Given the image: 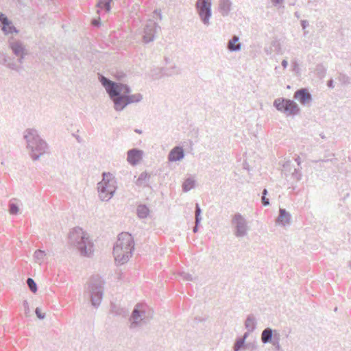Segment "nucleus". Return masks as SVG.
Masks as SVG:
<instances>
[{"mask_svg":"<svg viewBox=\"0 0 351 351\" xmlns=\"http://www.w3.org/2000/svg\"><path fill=\"white\" fill-rule=\"evenodd\" d=\"M99 80L113 102L116 111H122L128 105L140 102L143 99L141 93L130 94L132 90L125 84L112 81L102 75H99Z\"/></svg>","mask_w":351,"mask_h":351,"instance_id":"obj_1","label":"nucleus"},{"mask_svg":"<svg viewBox=\"0 0 351 351\" xmlns=\"http://www.w3.org/2000/svg\"><path fill=\"white\" fill-rule=\"evenodd\" d=\"M134 249V241L132 234L128 232L120 233L113 248L115 261L119 265L127 263Z\"/></svg>","mask_w":351,"mask_h":351,"instance_id":"obj_2","label":"nucleus"},{"mask_svg":"<svg viewBox=\"0 0 351 351\" xmlns=\"http://www.w3.org/2000/svg\"><path fill=\"white\" fill-rule=\"evenodd\" d=\"M68 243L76 248L82 256H90L92 254L93 244L88 236L81 228H73L69 234Z\"/></svg>","mask_w":351,"mask_h":351,"instance_id":"obj_3","label":"nucleus"},{"mask_svg":"<svg viewBox=\"0 0 351 351\" xmlns=\"http://www.w3.org/2000/svg\"><path fill=\"white\" fill-rule=\"evenodd\" d=\"M24 138L27 147L30 150V155L34 160H38L47 151V144L38 134L35 129H27L25 132Z\"/></svg>","mask_w":351,"mask_h":351,"instance_id":"obj_4","label":"nucleus"},{"mask_svg":"<svg viewBox=\"0 0 351 351\" xmlns=\"http://www.w3.org/2000/svg\"><path fill=\"white\" fill-rule=\"evenodd\" d=\"M104 281L99 276H93L88 283L86 291L94 307L99 306L104 295Z\"/></svg>","mask_w":351,"mask_h":351,"instance_id":"obj_5","label":"nucleus"},{"mask_svg":"<svg viewBox=\"0 0 351 351\" xmlns=\"http://www.w3.org/2000/svg\"><path fill=\"white\" fill-rule=\"evenodd\" d=\"M152 318V315L146 311V306L141 303L135 305L130 317V328L134 329L146 324L147 320Z\"/></svg>","mask_w":351,"mask_h":351,"instance_id":"obj_6","label":"nucleus"},{"mask_svg":"<svg viewBox=\"0 0 351 351\" xmlns=\"http://www.w3.org/2000/svg\"><path fill=\"white\" fill-rule=\"evenodd\" d=\"M195 6L202 23L208 26L212 16V0H197Z\"/></svg>","mask_w":351,"mask_h":351,"instance_id":"obj_7","label":"nucleus"},{"mask_svg":"<svg viewBox=\"0 0 351 351\" xmlns=\"http://www.w3.org/2000/svg\"><path fill=\"white\" fill-rule=\"evenodd\" d=\"M274 106L278 110L289 114H297L300 112V108L295 101L285 98L275 99Z\"/></svg>","mask_w":351,"mask_h":351,"instance_id":"obj_8","label":"nucleus"},{"mask_svg":"<svg viewBox=\"0 0 351 351\" xmlns=\"http://www.w3.org/2000/svg\"><path fill=\"white\" fill-rule=\"evenodd\" d=\"M114 180H103L97 184L99 197L101 201L110 200L115 193L116 186Z\"/></svg>","mask_w":351,"mask_h":351,"instance_id":"obj_9","label":"nucleus"},{"mask_svg":"<svg viewBox=\"0 0 351 351\" xmlns=\"http://www.w3.org/2000/svg\"><path fill=\"white\" fill-rule=\"evenodd\" d=\"M232 223L234 226V235L237 237H243L247 234L248 230L247 221L240 213H236L233 216Z\"/></svg>","mask_w":351,"mask_h":351,"instance_id":"obj_10","label":"nucleus"},{"mask_svg":"<svg viewBox=\"0 0 351 351\" xmlns=\"http://www.w3.org/2000/svg\"><path fill=\"white\" fill-rule=\"evenodd\" d=\"M9 47L12 53L18 57L17 61L21 64L23 62L24 57L27 54V51L23 44L19 41H10Z\"/></svg>","mask_w":351,"mask_h":351,"instance_id":"obj_11","label":"nucleus"},{"mask_svg":"<svg viewBox=\"0 0 351 351\" xmlns=\"http://www.w3.org/2000/svg\"><path fill=\"white\" fill-rule=\"evenodd\" d=\"M160 28V26L154 21L149 20L147 21L144 29L143 42L149 43L153 41L157 29Z\"/></svg>","mask_w":351,"mask_h":351,"instance_id":"obj_12","label":"nucleus"},{"mask_svg":"<svg viewBox=\"0 0 351 351\" xmlns=\"http://www.w3.org/2000/svg\"><path fill=\"white\" fill-rule=\"evenodd\" d=\"M143 152L137 148L129 149L127 152V161L133 166L136 165L143 158Z\"/></svg>","mask_w":351,"mask_h":351,"instance_id":"obj_13","label":"nucleus"},{"mask_svg":"<svg viewBox=\"0 0 351 351\" xmlns=\"http://www.w3.org/2000/svg\"><path fill=\"white\" fill-rule=\"evenodd\" d=\"M0 23L2 25V31L5 34L18 33V29L12 25V23L3 13H0Z\"/></svg>","mask_w":351,"mask_h":351,"instance_id":"obj_14","label":"nucleus"},{"mask_svg":"<svg viewBox=\"0 0 351 351\" xmlns=\"http://www.w3.org/2000/svg\"><path fill=\"white\" fill-rule=\"evenodd\" d=\"M294 98L302 105H306L312 100V95L306 88H302L294 93Z\"/></svg>","mask_w":351,"mask_h":351,"instance_id":"obj_15","label":"nucleus"},{"mask_svg":"<svg viewBox=\"0 0 351 351\" xmlns=\"http://www.w3.org/2000/svg\"><path fill=\"white\" fill-rule=\"evenodd\" d=\"M184 157V152L182 147H176L172 149L168 156L169 161L176 162L182 160Z\"/></svg>","mask_w":351,"mask_h":351,"instance_id":"obj_16","label":"nucleus"},{"mask_svg":"<svg viewBox=\"0 0 351 351\" xmlns=\"http://www.w3.org/2000/svg\"><path fill=\"white\" fill-rule=\"evenodd\" d=\"M291 219V216L289 212H287L285 208H280L279 210V215L276 219V222L280 225L285 226L290 223Z\"/></svg>","mask_w":351,"mask_h":351,"instance_id":"obj_17","label":"nucleus"},{"mask_svg":"<svg viewBox=\"0 0 351 351\" xmlns=\"http://www.w3.org/2000/svg\"><path fill=\"white\" fill-rule=\"evenodd\" d=\"M227 49L230 52L239 51L241 49V43H239V37L234 35L227 44Z\"/></svg>","mask_w":351,"mask_h":351,"instance_id":"obj_18","label":"nucleus"},{"mask_svg":"<svg viewBox=\"0 0 351 351\" xmlns=\"http://www.w3.org/2000/svg\"><path fill=\"white\" fill-rule=\"evenodd\" d=\"M232 7V2L230 0H219V11L223 16H227Z\"/></svg>","mask_w":351,"mask_h":351,"instance_id":"obj_19","label":"nucleus"},{"mask_svg":"<svg viewBox=\"0 0 351 351\" xmlns=\"http://www.w3.org/2000/svg\"><path fill=\"white\" fill-rule=\"evenodd\" d=\"M265 52L267 55H271L272 53H276L277 54L282 53L280 42L276 39L273 40L271 42L270 46L265 48Z\"/></svg>","mask_w":351,"mask_h":351,"instance_id":"obj_20","label":"nucleus"},{"mask_svg":"<svg viewBox=\"0 0 351 351\" xmlns=\"http://www.w3.org/2000/svg\"><path fill=\"white\" fill-rule=\"evenodd\" d=\"M275 332H277L276 330H274L271 328H266L262 332L261 341L265 344L271 343L274 339Z\"/></svg>","mask_w":351,"mask_h":351,"instance_id":"obj_21","label":"nucleus"},{"mask_svg":"<svg viewBox=\"0 0 351 351\" xmlns=\"http://www.w3.org/2000/svg\"><path fill=\"white\" fill-rule=\"evenodd\" d=\"M245 327L248 332H253L255 330L256 327V320L253 314L247 315L245 322Z\"/></svg>","mask_w":351,"mask_h":351,"instance_id":"obj_22","label":"nucleus"},{"mask_svg":"<svg viewBox=\"0 0 351 351\" xmlns=\"http://www.w3.org/2000/svg\"><path fill=\"white\" fill-rule=\"evenodd\" d=\"M4 66H7L8 68L16 71L17 72H21L23 69V66L21 65H17L14 61V58H12L10 56L6 57V63L3 64Z\"/></svg>","mask_w":351,"mask_h":351,"instance_id":"obj_23","label":"nucleus"},{"mask_svg":"<svg viewBox=\"0 0 351 351\" xmlns=\"http://www.w3.org/2000/svg\"><path fill=\"white\" fill-rule=\"evenodd\" d=\"M136 213L139 218L145 219L148 216L149 209L145 204H140L137 206Z\"/></svg>","mask_w":351,"mask_h":351,"instance_id":"obj_24","label":"nucleus"},{"mask_svg":"<svg viewBox=\"0 0 351 351\" xmlns=\"http://www.w3.org/2000/svg\"><path fill=\"white\" fill-rule=\"evenodd\" d=\"M195 186V180L192 178H186L182 184V191L188 192Z\"/></svg>","mask_w":351,"mask_h":351,"instance_id":"obj_25","label":"nucleus"},{"mask_svg":"<svg viewBox=\"0 0 351 351\" xmlns=\"http://www.w3.org/2000/svg\"><path fill=\"white\" fill-rule=\"evenodd\" d=\"M111 311L115 315H121L122 317L128 316L129 311L126 308H117L115 305L112 306Z\"/></svg>","mask_w":351,"mask_h":351,"instance_id":"obj_26","label":"nucleus"},{"mask_svg":"<svg viewBox=\"0 0 351 351\" xmlns=\"http://www.w3.org/2000/svg\"><path fill=\"white\" fill-rule=\"evenodd\" d=\"M271 343L275 347L276 351H283L280 345V334L278 332L274 333V339Z\"/></svg>","mask_w":351,"mask_h":351,"instance_id":"obj_27","label":"nucleus"},{"mask_svg":"<svg viewBox=\"0 0 351 351\" xmlns=\"http://www.w3.org/2000/svg\"><path fill=\"white\" fill-rule=\"evenodd\" d=\"M46 256V253L45 251L41 250H37L35 251L34 254V258L36 262H39L40 263L43 261L44 257Z\"/></svg>","mask_w":351,"mask_h":351,"instance_id":"obj_28","label":"nucleus"},{"mask_svg":"<svg viewBox=\"0 0 351 351\" xmlns=\"http://www.w3.org/2000/svg\"><path fill=\"white\" fill-rule=\"evenodd\" d=\"M150 178V175L147 172H143L140 174L136 184L137 185H143L144 182H147Z\"/></svg>","mask_w":351,"mask_h":351,"instance_id":"obj_29","label":"nucleus"},{"mask_svg":"<svg viewBox=\"0 0 351 351\" xmlns=\"http://www.w3.org/2000/svg\"><path fill=\"white\" fill-rule=\"evenodd\" d=\"M13 200L14 199H12L9 202V209H8V211H9L10 214H11V215H16V214H18V213L19 211V206L13 202Z\"/></svg>","mask_w":351,"mask_h":351,"instance_id":"obj_30","label":"nucleus"},{"mask_svg":"<svg viewBox=\"0 0 351 351\" xmlns=\"http://www.w3.org/2000/svg\"><path fill=\"white\" fill-rule=\"evenodd\" d=\"M27 285L28 286V288L32 293H36L37 291V290H38L37 285L32 278H27Z\"/></svg>","mask_w":351,"mask_h":351,"instance_id":"obj_31","label":"nucleus"},{"mask_svg":"<svg viewBox=\"0 0 351 351\" xmlns=\"http://www.w3.org/2000/svg\"><path fill=\"white\" fill-rule=\"evenodd\" d=\"M315 71L319 77L323 78L326 73V69L322 64H318Z\"/></svg>","mask_w":351,"mask_h":351,"instance_id":"obj_32","label":"nucleus"},{"mask_svg":"<svg viewBox=\"0 0 351 351\" xmlns=\"http://www.w3.org/2000/svg\"><path fill=\"white\" fill-rule=\"evenodd\" d=\"M244 339L238 338L234 344V351H239L240 349L245 346Z\"/></svg>","mask_w":351,"mask_h":351,"instance_id":"obj_33","label":"nucleus"},{"mask_svg":"<svg viewBox=\"0 0 351 351\" xmlns=\"http://www.w3.org/2000/svg\"><path fill=\"white\" fill-rule=\"evenodd\" d=\"M180 275L182 278V279L186 281H193L197 278L196 277L193 278L191 274L186 273L184 271L181 272Z\"/></svg>","mask_w":351,"mask_h":351,"instance_id":"obj_34","label":"nucleus"},{"mask_svg":"<svg viewBox=\"0 0 351 351\" xmlns=\"http://www.w3.org/2000/svg\"><path fill=\"white\" fill-rule=\"evenodd\" d=\"M35 313H36V317H37L39 319H45V313H42V312H41L40 308H38V307H37V308L35 309Z\"/></svg>","mask_w":351,"mask_h":351,"instance_id":"obj_35","label":"nucleus"},{"mask_svg":"<svg viewBox=\"0 0 351 351\" xmlns=\"http://www.w3.org/2000/svg\"><path fill=\"white\" fill-rule=\"evenodd\" d=\"M23 306L25 308V314L26 316H29L30 314V309L29 307V304L27 300L23 301Z\"/></svg>","mask_w":351,"mask_h":351,"instance_id":"obj_36","label":"nucleus"},{"mask_svg":"<svg viewBox=\"0 0 351 351\" xmlns=\"http://www.w3.org/2000/svg\"><path fill=\"white\" fill-rule=\"evenodd\" d=\"M292 176L296 180H300L301 179L302 174L296 169H294V171L292 173Z\"/></svg>","mask_w":351,"mask_h":351,"instance_id":"obj_37","label":"nucleus"},{"mask_svg":"<svg viewBox=\"0 0 351 351\" xmlns=\"http://www.w3.org/2000/svg\"><path fill=\"white\" fill-rule=\"evenodd\" d=\"M6 57L7 55L3 52H0V64H4L6 63Z\"/></svg>","mask_w":351,"mask_h":351,"instance_id":"obj_38","label":"nucleus"},{"mask_svg":"<svg viewBox=\"0 0 351 351\" xmlns=\"http://www.w3.org/2000/svg\"><path fill=\"white\" fill-rule=\"evenodd\" d=\"M91 24L95 27H99L101 25L100 18L98 17L97 19H93L91 21Z\"/></svg>","mask_w":351,"mask_h":351,"instance_id":"obj_39","label":"nucleus"},{"mask_svg":"<svg viewBox=\"0 0 351 351\" xmlns=\"http://www.w3.org/2000/svg\"><path fill=\"white\" fill-rule=\"evenodd\" d=\"M261 202L264 206H267L270 204L269 198H267L266 196L261 197Z\"/></svg>","mask_w":351,"mask_h":351,"instance_id":"obj_40","label":"nucleus"},{"mask_svg":"<svg viewBox=\"0 0 351 351\" xmlns=\"http://www.w3.org/2000/svg\"><path fill=\"white\" fill-rule=\"evenodd\" d=\"M97 7L99 9L104 10L106 11V6H105V1L104 0H99L97 3Z\"/></svg>","mask_w":351,"mask_h":351,"instance_id":"obj_41","label":"nucleus"},{"mask_svg":"<svg viewBox=\"0 0 351 351\" xmlns=\"http://www.w3.org/2000/svg\"><path fill=\"white\" fill-rule=\"evenodd\" d=\"M105 1V6H106V12H108L110 10V3L112 0H104Z\"/></svg>","mask_w":351,"mask_h":351,"instance_id":"obj_42","label":"nucleus"},{"mask_svg":"<svg viewBox=\"0 0 351 351\" xmlns=\"http://www.w3.org/2000/svg\"><path fill=\"white\" fill-rule=\"evenodd\" d=\"M300 23H301V26L302 27V29L304 30L308 26V21L306 20H302L300 21Z\"/></svg>","mask_w":351,"mask_h":351,"instance_id":"obj_43","label":"nucleus"},{"mask_svg":"<svg viewBox=\"0 0 351 351\" xmlns=\"http://www.w3.org/2000/svg\"><path fill=\"white\" fill-rule=\"evenodd\" d=\"M339 80L343 82H346L349 80V77L346 75H341L339 76Z\"/></svg>","mask_w":351,"mask_h":351,"instance_id":"obj_44","label":"nucleus"},{"mask_svg":"<svg viewBox=\"0 0 351 351\" xmlns=\"http://www.w3.org/2000/svg\"><path fill=\"white\" fill-rule=\"evenodd\" d=\"M195 214H198V215H201V213H202V210L200 208L199 204H197V203L195 204Z\"/></svg>","mask_w":351,"mask_h":351,"instance_id":"obj_45","label":"nucleus"},{"mask_svg":"<svg viewBox=\"0 0 351 351\" xmlns=\"http://www.w3.org/2000/svg\"><path fill=\"white\" fill-rule=\"evenodd\" d=\"M202 217L201 215L195 214V223L199 225L201 222Z\"/></svg>","mask_w":351,"mask_h":351,"instance_id":"obj_46","label":"nucleus"},{"mask_svg":"<svg viewBox=\"0 0 351 351\" xmlns=\"http://www.w3.org/2000/svg\"><path fill=\"white\" fill-rule=\"evenodd\" d=\"M154 16L155 15L158 16L160 20L162 19V14H161V11L160 10H154Z\"/></svg>","mask_w":351,"mask_h":351,"instance_id":"obj_47","label":"nucleus"},{"mask_svg":"<svg viewBox=\"0 0 351 351\" xmlns=\"http://www.w3.org/2000/svg\"><path fill=\"white\" fill-rule=\"evenodd\" d=\"M327 86L330 88H334V84H333V80L332 79H330L327 82Z\"/></svg>","mask_w":351,"mask_h":351,"instance_id":"obj_48","label":"nucleus"},{"mask_svg":"<svg viewBox=\"0 0 351 351\" xmlns=\"http://www.w3.org/2000/svg\"><path fill=\"white\" fill-rule=\"evenodd\" d=\"M271 1L274 3V5H277L281 3L283 1V0H271Z\"/></svg>","mask_w":351,"mask_h":351,"instance_id":"obj_49","label":"nucleus"},{"mask_svg":"<svg viewBox=\"0 0 351 351\" xmlns=\"http://www.w3.org/2000/svg\"><path fill=\"white\" fill-rule=\"evenodd\" d=\"M281 64H282V66H283V68H285H285H287V65H288V62H287V60H283L282 61Z\"/></svg>","mask_w":351,"mask_h":351,"instance_id":"obj_50","label":"nucleus"},{"mask_svg":"<svg viewBox=\"0 0 351 351\" xmlns=\"http://www.w3.org/2000/svg\"><path fill=\"white\" fill-rule=\"evenodd\" d=\"M250 332H246L244 333L243 336L242 337H240L241 339H244V341L245 342V339H247V337H248V335Z\"/></svg>","mask_w":351,"mask_h":351,"instance_id":"obj_51","label":"nucleus"},{"mask_svg":"<svg viewBox=\"0 0 351 351\" xmlns=\"http://www.w3.org/2000/svg\"><path fill=\"white\" fill-rule=\"evenodd\" d=\"M293 70L294 71H296V69H298V64L296 61H294L293 62Z\"/></svg>","mask_w":351,"mask_h":351,"instance_id":"obj_52","label":"nucleus"},{"mask_svg":"<svg viewBox=\"0 0 351 351\" xmlns=\"http://www.w3.org/2000/svg\"><path fill=\"white\" fill-rule=\"evenodd\" d=\"M125 76V75L124 73H121V74H120V75H118L117 76V80H122Z\"/></svg>","mask_w":351,"mask_h":351,"instance_id":"obj_53","label":"nucleus"},{"mask_svg":"<svg viewBox=\"0 0 351 351\" xmlns=\"http://www.w3.org/2000/svg\"><path fill=\"white\" fill-rule=\"evenodd\" d=\"M198 226H199V225H197V223H195V226L193 228V232L194 233L197 232V231H198Z\"/></svg>","mask_w":351,"mask_h":351,"instance_id":"obj_54","label":"nucleus"},{"mask_svg":"<svg viewBox=\"0 0 351 351\" xmlns=\"http://www.w3.org/2000/svg\"><path fill=\"white\" fill-rule=\"evenodd\" d=\"M295 162H297L298 165H300L301 164V159L299 156H298L296 158H295Z\"/></svg>","mask_w":351,"mask_h":351,"instance_id":"obj_55","label":"nucleus"},{"mask_svg":"<svg viewBox=\"0 0 351 351\" xmlns=\"http://www.w3.org/2000/svg\"><path fill=\"white\" fill-rule=\"evenodd\" d=\"M268 191L266 189H264L262 192V196H267Z\"/></svg>","mask_w":351,"mask_h":351,"instance_id":"obj_56","label":"nucleus"},{"mask_svg":"<svg viewBox=\"0 0 351 351\" xmlns=\"http://www.w3.org/2000/svg\"><path fill=\"white\" fill-rule=\"evenodd\" d=\"M289 166H290V162H286L285 164H284L283 167H284L285 170L286 171V170H287V168L288 167H289Z\"/></svg>","mask_w":351,"mask_h":351,"instance_id":"obj_57","label":"nucleus"},{"mask_svg":"<svg viewBox=\"0 0 351 351\" xmlns=\"http://www.w3.org/2000/svg\"><path fill=\"white\" fill-rule=\"evenodd\" d=\"M195 320L196 322H200L204 321V319H202V318H200V317H195Z\"/></svg>","mask_w":351,"mask_h":351,"instance_id":"obj_58","label":"nucleus"},{"mask_svg":"<svg viewBox=\"0 0 351 351\" xmlns=\"http://www.w3.org/2000/svg\"><path fill=\"white\" fill-rule=\"evenodd\" d=\"M135 132L137 133H139V134L141 133V130H136Z\"/></svg>","mask_w":351,"mask_h":351,"instance_id":"obj_59","label":"nucleus"},{"mask_svg":"<svg viewBox=\"0 0 351 351\" xmlns=\"http://www.w3.org/2000/svg\"><path fill=\"white\" fill-rule=\"evenodd\" d=\"M348 266H349V267L351 269V261H350L348 262Z\"/></svg>","mask_w":351,"mask_h":351,"instance_id":"obj_60","label":"nucleus"},{"mask_svg":"<svg viewBox=\"0 0 351 351\" xmlns=\"http://www.w3.org/2000/svg\"><path fill=\"white\" fill-rule=\"evenodd\" d=\"M295 16H296L297 17H299V16H298V14H297V12H295Z\"/></svg>","mask_w":351,"mask_h":351,"instance_id":"obj_61","label":"nucleus"},{"mask_svg":"<svg viewBox=\"0 0 351 351\" xmlns=\"http://www.w3.org/2000/svg\"><path fill=\"white\" fill-rule=\"evenodd\" d=\"M99 13H100V10H97V14H99Z\"/></svg>","mask_w":351,"mask_h":351,"instance_id":"obj_62","label":"nucleus"},{"mask_svg":"<svg viewBox=\"0 0 351 351\" xmlns=\"http://www.w3.org/2000/svg\"><path fill=\"white\" fill-rule=\"evenodd\" d=\"M337 311V307H335V311Z\"/></svg>","mask_w":351,"mask_h":351,"instance_id":"obj_63","label":"nucleus"}]
</instances>
